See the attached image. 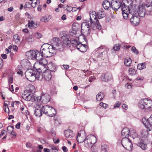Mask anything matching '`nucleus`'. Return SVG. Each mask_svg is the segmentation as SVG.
<instances>
[{
	"label": "nucleus",
	"instance_id": "obj_1",
	"mask_svg": "<svg viewBox=\"0 0 152 152\" xmlns=\"http://www.w3.org/2000/svg\"><path fill=\"white\" fill-rule=\"evenodd\" d=\"M41 51L45 57H50L56 52L52 46L47 43L44 44L41 48Z\"/></svg>",
	"mask_w": 152,
	"mask_h": 152
},
{
	"label": "nucleus",
	"instance_id": "obj_2",
	"mask_svg": "<svg viewBox=\"0 0 152 152\" xmlns=\"http://www.w3.org/2000/svg\"><path fill=\"white\" fill-rule=\"evenodd\" d=\"M138 107L141 109L152 111V100L147 99H142L139 101Z\"/></svg>",
	"mask_w": 152,
	"mask_h": 152
},
{
	"label": "nucleus",
	"instance_id": "obj_3",
	"mask_svg": "<svg viewBox=\"0 0 152 152\" xmlns=\"http://www.w3.org/2000/svg\"><path fill=\"white\" fill-rule=\"evenodd\" d=\"M51 45L53 49L56 52L57 50L61 51L63 49V46L61 41L58 37H54L51 40Z\"/></svg>",
	"mask_w": 152,
	"mask_h": 152
},
{
	"label": "nucleus",
	"instance_id": "obj_4",
	"mask_svg": "<svg viewBox=\"0 0 152 152\" xmlns=\"http://www.w3.org/2000/svg\"><path fill=\"white\" fill-rule=\"evenodd\" d=\"M42 110L43 113L47 114L50 117L55 115L56 113L55 109L49 105L42 106Z\"/></svg>",
	"mask_w": 152,
	"mask_h": 152
},
{
	"label": "nucleus",
	"instance_id": "obj_5",
	"mask_svg": "<svg viewBox=\"0 0 152 152\" xmlns=\"http://www.w3.org/2000/svg\"><path fill=\"white\" fill-rule=\"evenodd\" d=\"M96 142V137L93 135H89L85 139L84 145L87 148L91 147Z\"/></svg>",
	"mask_w": 152,
	"mask_h": 152
},
{
	"label": "nucleus",
	"instance_id": "obj_6",
	"mask_svg": "<svg viewBox=\"0 0 152 152\" xmlns=\"http://www.w3.org/2000/svg\"><path fill=\"white\" fill-rule=\"evenodd\" d=\"M81 33L84 36H88L90 33L91 29L89 24L87 22H84L81 24Z\"/></svg>",
	"mask_w": 152,
	"mask_h": 152
},
{
	"label": "nucleus",
	"instance_id": "obj_7",
	"mask_svg": "<svg viewBox=\"0 0 152 152\" xmlns=\"http://www.w3.org/2000/svg\"><path fill=\"white\" fill-rule=\"evenodd\" d=\"M121 143L123 146L127 150L129 151L132 150V144L127 137L123 138L122 140Z\"/></svg>",
	"mask_w": 152,
	"mask_h": 152
},
{
	"label": "nucleus",
	"instance_id": "obj_8",
	"mask_svg": "<svg viewBox=\"0 0 152 152\" xmlns=\"http://www.w3.org/2000/svg\"><path fill=\"white\" fill-rule=\"evenodd\" d=\"M86 134L85 132L83 130H80L78 133L76 137L77 141L79 143H82L85 142Z\"/></svg>",
	"mask_w": 152,
	"mask_h": 152
},
{
	"label": "nucleus",
	"instance_id": "obj_9",
	"mask_svg": "<svg viewBox=\"0 0 152 152\" xmlns=\"http://www.w3.org/2000/svg\"><path fill=\"white\" fill-rule=\"evenodd\" d=\"M142 122L146 127L147 131L145 130H143L141 133V134L142 137H146L148 136V132L149 131L148 130V126H149V121L148 119H147L145 117L143 118L142 119Z\"/></svg>",
	"mask_w": 152,
	"mask_h": 152
},
{
	"label": "nucleus",
	"instance_id": "obj_10",
	"mask_svg": "<svg viewBox=\"0 0 152 152\" xmlns=\"http://www.w3.org/2000/svg\"><path fill=\"white\" fill-rule=\"evenodd\" d=\"M42 67L39 68L38 70L37 69L35 71L34 74L35 80L36 79L38 80H42L43 79V73L44 70L42 69Z\"/></svg>",
	"mask_w": 152,
	"mask_h": 152
},
{
	"label": "nucleus",
	"instance_id": "obj_11",
	"mask_svg": "<svg viewBox=\"0 0 152 152\" xmlns=\"http://www.w3.org/2000/svg\"><path fill=\"white\" fill-rule=\"evenodd\" d=\"M122 3L116 0H112L111 1V7L112 9L115 11H117L121 7Z\"/></svg>",
	"mask_w": 152,
	"mask_h": 152
},
{
	"label": "nucleus",
	"instance_id": "obj_12",
	"mask_svg": "<svg viewBox=\"0 0 152 152\" xmlns=\"http://www.w3.org/2000/svg\"><path fill=\"white\" fill-rule=\"evenodd\" d=\"M35 71L32 69H28L25 73V75L26 78L29 80H35L34 74Z\"/></svg>",
	"mask_w": 152,
	"mask_h": 152
},
{
	"label": "nucleus",
	"instance_id": "obj_13",
	"mask_svg": "<svg viewBox=\"0 0 152 152\" xmlns=\"http://www.w3.org/2000/svg\"><path fill=\"white\" fill-rule=\"evenodd\" d=\"M91 27L93 30H96V29H101V26L99 22V20H95L92 21H90Z\"/></svg>",
	"mask_w": 152,
	"mask_h": 152
},
{
	"label": "nucleus",
	"instance_id": "obj_14",
	"mask_svg": "<svg viewBox=\"0 0 152 152\" xmlns=\"http://www.w3.org/2000/svg\"><path fill=\"white\" fill-rule=\"evenodd\" d=\"M45 69H46L45 68ZM52 78V75L50 70H45L43 72V78L46 81H49Z\"/></svg>",
	"mask_w": 152,
	"mask_h": 152
},
{
	"label": "nucleus",
	"instance_id": "obj_15",
	"mask_svg": "<svg viewBox=\"0 0 152 152\" xmlns=\"http://www.w3.org/2000/svg\"><path fill=\"white\" fill-rule=\"evenodd\" d=\"M36 51L30 50L25 53V55L29 59H35Z\"/></svg>",
	"mask_w": 152,
	"mask_h": 152
},
{
	"label": "nucleus",
	"instance_id": "obj_16",
	"mask_svg": "<svg viewBox=\"0 0 152 152\" xmlns=\"http://www.w3.org/2000/svg\"><path fill=\"white\" fill-rule=\"evenodd\" d=\"M131 22L134 25L136 26L138 24L140 21L139 17L135 15H132V17L130 19Z\"/></svg>",
	"mask_w": 152,
	"mask_h": 152
},
{
	"label": "nucleus",
	"instance_id": "obj_17",
	"mask_svg": "<svg viewBox=\"0 0 152 152\" xmlns=\"http://www.w3.org/2000/svg\"><path fill=\"white\" fill-rule=\"evenodd\" d=\"M35 110L34 112V114L37 117H40L42 115V107L40 109V106L39 104H37L35 105Z\"/></svg>",
	"mask_w": 152,
	"mask_h": 152
},
{
	"label": "nucleus",
	"instance_id": "obj_18",
	"mask_svg": "<svg viewBox=\"0 0 152 152\" xmlns=\"http://www.w3.org/2000/svg\"><path fill=\"white\" fill-rule=\"evenodd\" d=\"M106 48L104 46H101L96 49V51H99V53L97 55L98 56L101 57L103 55L104 53H105L106 52Z\"/></svg>",
	"mask_w": 152,
	"mask_h": 152
},
{
	"label": "nucleus",
	"instance_id": "obj_19",
	"mask_svg": "<svg viewBox=\"0 0 152 152\" xmlns=\"http://www.w3.org/2000/svg\"><path fill=\"white\" fill-rule=\"evenodd\" d=\"M23 98L26 101L34 102L35 100V96L33 94H29L26 96L25 94L23 95Z\"/></svg>",
	"mask_w": 152,
	"mask_h": 152
},
{
	"label": "nucleus",
	"instance_id": "obj_20",
	"mask_svg": "<svg viewBox=\"0 0 152 152\" xmlns=\"http://www.w3.org/2000/svg\"><path fill=\"white\" fill-rule=\"evenodd\" d=\"M64 134L66 138L69 140L72 139L74 136L72 131L70 129L65 130L64 132Z\"/></svg>",
	"mask_w": 152,
	"mask_h": 152
},
{
	"label": "nucleus",
	"instance_id": "obj_21",
	"mask_svg": "<svg viewBox=\"0 0 152 152\" xmlns=\"http://www.w3.org/2000/svg\"><path fill=\"white\" fill-rule=\"evenodd\" d=\"M61 39L64 44H66L67 45H69V44L70 42V40L69 36L68 34H65L62 37Z\"/></svg>",
	"mask_w": 152,
	"mask_h": 152
},
{
	"label": "nucleus",
	"instance_id": "obj_22",
	"mask_svg": "<svg viewBox=\"0 0 152 152\" xmlns=\"http://www.w3.org/2000/svg\"><path fill=\"white\" fill-rule=\"evenodd\" d=\"M111 78V74L110 73L107 72L102 75V81L106 82L110 80Z\"/></svg>",
	"mask_w": 152,
	"mask_h": 152
},
{
	"label": "nucleus",
	"instance_id": "obj_23",
	"mask_svg": "<svg viewBox=\"0 0 152 152\" xmlns=\"http://www.w3.org/2000/svg\"><path fill=\"white\" fill-rule=\"evenodd\" d=\"M48 69L47 70H50V72H55L56 69V64L53 62L49 63L47 65Z\"/></svg>",
	"mask_w": 152,
	"mask_h": 152
},
{
	"label": "nucleus",
	"instance_id": "obj_24",
	"mask_svg": "<svg viewBox=\"0 0 152 152\" xmlns=\"http://www.w3.org/2000/svg\"><path fill=\"white\" fill-rule=\"evenodd\" d=\"M42 95V102L43 104H46L48 102L50 99V96L47 94H45Z\"/></svg>",
	"mask_w": 152,
	"mask_h": 152
},
{
	"label": "nucleus",
	"instance_id": "obj_25",
	"mask_svg": "<svg viewBox=\"0 0 152 152\" xmlns=\"http://www.w3.org/2000/svg\"><path fill=\"white\" fill-rule=\"evenodd\" d=\"M90 21H92L97 20L96 17V12L94 11H90Z\"/></svg>",
	"mask_w": 152,
	"mask_h": 152
},
{
	"label": "nucleus",
	"instance_id": "obj_26",
	"mask_svg": "<svg viewBox=\"0 0 152 152\" xmlns=\"http://www.w3.org/2000/svg\"><path fill=\"white\" fill-rule=\"evenodd\" d=\"M138 14L139 16L142 17L145 16V8L144 6H139Z\"/></svg>",
	"mask_w": 152,
	"mask_h": 152
},
{
	"label": "nucleus",
	"instance_id": "obj_27",
	"mask_svg": "<svg viewBox=\"0 0 152 152\" xmlns=\"http://www.w3.org/2000/svg\"><path fill=\"white\" fill-rule=\"evenodd\" d=\"M130 130L127 128H124L121 131V134L123 138L128 137L129 134Z\"/></svg>",
	"mask_w": 152,
	"mask_h": 152
},
{
	"label": "nucleus",
	"instance_id": "obj_28",
	"mask_svg": "<svg viewBox=\"0 0 152 152\" xmlns=\"http://www.w3.org/2000/svg\"><path fill=\"white\" fill-rule=\"evenodd\" d=\"M129 133L130 134V136L133 138V139H135V140H139V139L137 137V134L136 133V131L135 130H131L130 131Z\"/></svg>",
	"mask_w": 152,
	"mask_h": 152
},
{
	"label": "nucleus",
	"instance_id": "obj_29",
	"mask_svg": "<svg viewBox=\"0 0 152 152\" xmlns=\"http://www.w3.org/2000/svg\"><path fill=\"white\" fill-rule=\"evenodd\" d=\"M102 5L105 10H108V8L110 7L111 4L109 1L105 0L103 2Z\"/></svg>",
	"mask_w": 152,
	"mask_h": 152
},
{
	"label": "nucleus",
	"instance_id": "obj_30",
	"mask_svg": "<svg viewBox=\"0 0 152 152\" xmlns=\"http://www.w3.org/2000/svg\"><path fill=\"white\" fill-rule=\"evenodd\" d=\"M121 10L122 11V12H125L126 11H130L131 9L129 7H128L126 6L124 3H122L121 5Z\"/></svg>",
	"mask_w": 152,
	"mask_h": 152
},
{
	"label": "nucleus",
	"instance_id": "obj_31",
	"mask_svg": "<svg viewBox=\"0 0 152 152\" xmlns=\"http://www.w3.org/2000/svg\"><path fill=\"white\" fill-rule=\"evenodd\" d=\"M36 53L35 60L39 61H41L43 58V54L38 51H36Z\"/></svg>",
	"mask_w": 152,
	"mask_h": 152
},
{
	"label": "nucleus",
	"instance_id": "obj_32",
	"mask_svg": "<svg viewBox=\"0 0 152 152\" xmlns=\"http://www.w3.org/2000/svg\"><path fill=\"white\" fill-rule=\"evenodd\" d=\"M28 26L30 28H34L37 27V25L33 21L31 20L28 21Z\"/></svg>",
	"mask_w": 152,
	"mask_h": 152
},
{
	"label": "nucleus",
	"instance_id": "obj_33",
	"mask_svg": "<svg viewBox=\"0 0 152 152\" xmlns=\"http://www.w3.org/2000/svg\"><path fill=\"white\" fill-rule=\"evenodd\" d=\"M139 140H140V142H138L137 144V145L139 146L143 150H145L146 149V145L143 143V140L141 139L140 140L139 139Z\"/></svg>",
	"mask_w": 152,
	"mask_h": 152
},
{
	"label": "nucleus",
	"instance_id": "obj_34",
	"mask_svg": "<svg viewBox=\"0 0 152 152\" xmlns=\"http://www.w3.org/2000/svg\"><path fill=\"white\" fill-rule=\"evenodd\" d=\"M124 62L126 66H129L132 64V60L129 58H126L124 59Z\"/></svg>",
	"mask_w": 152,
	"mask_h": 152
},
{
	"label": "nucleus",
	"instance_id": "obj_35",
	"mask_svg": "<svg viewBox=\"0 0 152 152\" xmlns=\"http://www.w3.org/2000/svg\"><path fill=\"white\" fill-rule=\"evenodd\" d=\"M104 95L103 93L100 92L96 96V99L99 101H101L104 97Z\"/></svg>",
	"mask_w": 152,
	"mask_h": 152
},
{
	"label": "nucleus",
	"instance_id": "obj_36",
	"mask_svg": "<svg viewBox=\"0 0 152 152\" xmlns=\"http://www.w3.org/2000/svg\"><path fill=\"white\" fill-rule=\"evenodd\" d=\"M148 120L149 121V126H148V131H150L152 129V114L148 118Z\"/></svg>",
	"mask_w": 152,
	"mask_h": 152
},
{
	"label": "nucleus",
	"instance_id": "obj_37",
	"mask_svg": "<svg viewBox=\"0 0 152 152\" xmlns=\"http://www.w3.org/2000/svg\"><path fill=\"white\" fill-rule=\"evenodd\" d=\"M13 41L15 43H18L20 42V37L18 34H15L13 35Z\"/></svg>",
	"mask_w": 152,
	"mask_h": 152
},
{
	"label": "nucleus",
	"instance_id": "obj_38",
	"mask_svg": "<svg viewBox=\"0 0 152 152\" xmlns=\"http://www.w3.org/2000/svg\"><path fill=\"white\" fill-rule=\"evenodd\" d=\"M14 127L13 126H8L7 128V130L8 132H11V135L16 136L15 132L13 131Z\"/></svg>",
	"mask_w": 152,
	"mask_h": 152
},
{
	"label": "nucleus",
	"instance_id": "obj_39",
	"mask_svg": "<svg viewBox=\"0 0 152 152\" xmlns=\"http://www.w3.org/2000/svg\"><path fill=\"white\" fill-rule=\"evenodd\" d=\"M145 68V63L140 64H138L137 68L140 70H142Z\"/></svg>",
	"mask_w": 152,
	"mask_h": 152
},
{
	"label": "nucleus",
	"instance_id": "obj_40",
	"mask_svg": "<svg viewBox=\"0 0 152 152\" xmlns=\"http://www.w3.org/2000/svg\"><path fill=\"white\" fill-rule=\"evenodd\" d=\"M129 74L131 75H134L136 74V71L134 69L130 68L129 70Z\"/></svg>",
	"mask_w": 152,
	"mask_h": 152
},
{
	"label": "nucleus",
	"instance_id": "obj_41",
	"mask_svg": "<svg viewBox=\"0 0 152 152\" xmlns=\"http://www.w3.org/2000/svg\"><path fill=\"white\" fill-rule=\"evenodd\" d=\"M101 149L104 152H107L108 150V147L107 145L104 144L101 145Z\"/></svg>",
	"mask_w": 152,
	"mask_h": 152
},
{
	"label": "nucleus",
	"instance_id": "obj_42",
	"mask_svg": "<svg viewBox=\"0 0 152 152\" xmlns=\"http://www.w3.org/2000/svg\"><path fill=\"white\" fill-rule=\"evenodd\" d=\"M33 40V39L31 36H29L26 38V42L29 43H31Z\"/></svg>",
	"mask_w": 152,
	"mask_h": 152
},
{
	"label": "nucleus",
	"instance_id": "obj_43",
	"mask_svg": "<svg viewBox=\"0 0 152 152\" xmlns=\"http://www.w3.org/2000/svg\"><path fill=\"white\" fill-rule=\"evenodd\" d=\"M29 90V92L32 94L35 93V88L34 86L33 85L30 86Z\"/></svg>",
	"mask_w": 152,
	"mask_h": 152
},
{
	"label": "nucleus",
	"instance_id": "obj_44",
	"mask_svg": "<svg viewBox=\"0 0 152 152\" xmlns=\"http://www.w3.org/2000/svg\"><path fill=\"white\" fill-rule=\"evenodd\" d=\"M49 16H45L42 17L40 21L42 22H48L49 20Z\"/></svg>",
	"mask_w": 152,
	"mask_h": 152
},
{
	"label": "nucleus",
	"instance_id": "obj_45",
	"mask_svg": "<svg viewBox=\"0 0 152 152\" xmlns=\"http://www.w3.org/2000/svg\"><path fill=\"white\" fill-rule=\"evenodd\" d=\"M130 11H126L125 12H122L123 16L125 19H127L128 18V15L130 13Z\"/></svg>",
	"mask_w": 152,
	"mask_h": 152
},
{
	"label": "nucleus",
	"instance_id": "obj_46",
	"mask_svg": "<svg viewBox=\"0 0 152 152\" xmlns=\"http://www.w3.org/2000/svg\"><path fill=\"white\" fill-rule=\"evenodd\" d=\"M98 16L99 19H101L103 18L104 16V12H98Z\"/></svg>",
	"mask_w": 152,
	"mask_h": 152
},
{
	"label": "nucleus",
	"instance_id": "obj_47",
	"mask_svg": "<svg viewBox=\"0 0 152 152\" xmlns=\"http://www.w3.org/2000/svg\"><path fill=\"white\" fill-rule=\"evenodd\" d=\"M38 2L40 3L39 0H34L31 3L32 6L33 7H35L36 5L37 4Z\"/></svg>",
	"mask_w": 152,
	"mask_h": 152
},
{
	"label": "nucleus",
	"instance_id": "obj_48",
	"mask_svg": "<svg viewBox=\"0 0 152 152\" xmlns=\"http://www.w3.org/2000/svg\"><path fill=\"white\" fill-rule=\"evenodd\" d=\"M120 45L119 44H116L113 47V49L115 51H118L120 49Z\"/></svg>",
	"mask_w": 152,
	"mask_h": 152
},
{
	"label": "nucleus",
	"instance_id": "obj_49",
	"mask_svg": "<svg viewBox=\"0 0 152 152\" xmlns=\"http://www.w3.org/2000/svg\"><path fill=\"white\" fill-rule=\"evenodd\" d=\"M131 50L135 53L136 55H138L139 54V52L137 50L136 48L134 46H133L131 48Z\"/></svg>",
	"mask_w": 152,
	"mask_h": 152
},
{
	"label": "nucleus",
	"instance_id": "obj_50",
	"mask_svg": "<svg viewBox=\"0 0 152 152\" xmlns=\"http://www.w3.org/2000/svg\"><path fill=\"white\" fill-rule=\"evenodd\" d=\"M80 45L81 46V48L79 50V51L82 52H85L87 50L86 48L85 47V46H83V45Z\"/></svg>",
	"mask_w": 152,
	"mask_h": 152
},
{
	"label": "nucleus",
	"instance_id": "obj_51",
	"mask_svg": "<svg viewBox=\"0 0 152 152\" xmlns=\"http://www.w3.org/2000/svg\"><path fill=\"white\" fill-rule=\"evenodd\" d=\"M77 33V31L76 30L72 29V31L70 32V35L72 36L75 37V35Z\"/></svg>",
	"mask_w": 152,
	"mask_h": 152
},
{
	"label": "nucleus",
	"instance_id": "obj_52",
	"mask_svg": "<svg viewBox=\"0 0 152 152\" xmlns=\"http://www.w3.org/2000/svg\"><path fill=\"white\" fill-rule=\"evenodd\" d=\"M99 105L100 106L103 107L104 108H106L108 107V105L107 104L102 102L100 103Z\"/></svg>",
	"mask_w": 152,
	"mask_h": 152
},
{
	"label": "nucleus",
	"instance_id": "obj_53",
	"mask_svg": "<svg viewBox=\"0 0 152 152\" xmlns=\"http://www.w3.org/2000/svg\"><path fill=\"white\" fill-rule=\"evenodd\" d=\"M13 78L12 75H9L8 77V81L9 83H12Z\"/></svg>",
	"mask_w": 152,
	"mask_h": 152
},
{
	"label": "nucleus",
	"instance_id": "obj_54",
	"mask_svg": "<svg viewBox=\"0 0 152 152\" xmlns=\"http://www.w3.org/2000/svg\"><path fill=\"white\" fill-rule=\"evenodd\" d=\"M34 36L35 37L39 39L41 38L42 37V35L40 33H37L35 34Z\"/></svg>",
	"mask_w": 152,
	"mask_h": 152
},
{
	"label": "nucleus",
	"instance_id": "obj_55",
	"mask_svg": "<svg viewBox=\"0 0 152 152\" xmlns=\"http://www.w3.org/2000/svg\"><path fill=\"white\" fill-rule=\"evenodd\" d=\"M121 102H118L116 104L114 105V108H116L119 107V106L121 105Z\"/></svg>",
	"mask_w": 152,
	"mask_h": 152
},
{
	"label": "nucleus",
	"instance_id": "obj_56",
	"mask_svg": "<svg viewBox=\"0 0 152 152\" xmlns=\"http://www.w3.org/2000/svg\"><path fill=\"white\" fill-rule=\"evenodd\" d=\"M70 43H72V44H73V46H74L77 44V40L75 39L72 40V41H70Z\"/></svg>",
	"mask_w": 152,
	"mask_h": 152
},
{
	"label": "nucleus",
	"instance_id": "obj_57",
	"mask_svg": "<svg viewBox=\"0 0 152 152\" xmlns=\"http://www.w3.org/2000/svg\"><path fill=\"white\" fill-rule=\"evenodd\" d=\"M80 45H82V44L80 43L79 44H77L75 46H74V47H76L79 50L81 48V46Z\"/></svg>",
	"mask_w": 152,
	"mask_h": 152
},
{
	"label": "nucleus",
	"instance_id": "obj_58",
	"mask_svg": "<svg viewBox=\"0 0 152 152\" xmlns=\"http://www.w3.org/2000/svg\"><path fill=\"white\" fill-rule=\"evenodd\" d=\"M39 65H40L42 67V68H45V64H44L41 61H39Z\"/></svg>",
	"mask_w": 152,
	"mask_h": 152
},
{
	"label": "nucleus",
	"instance_id": "obj_59",
	"mask_svg": "<svg viewBox=\"0 0 152 152\" xmlns=\"http://www.w3.org/2000/svg\"><path fill=\"white\" fill-rule=\"evenodd\" d=\"M37 101H39L40 100H42V95L41 96H38L36 98Z\"/></svg>",
	"mask_w": 152,
	"mask_h": 152
},
{
	"label": "nucleus",
	"instance_id": "obj_60",
	"mask_svg": "<svg viewBox=\"0 0 152 152\" xmlns=\"http://www.w3.org/2000/svg\"><path fill=\"white\" fill-rule=\"evenodd\" d=\"M7 103H9V101H5L4 102V105L3 106V108L7 107H8V104Z\"/></svg>",
	"mask_w": 152,
	"mask_h": 152
},
{
	"label": "nucleus",
	"instance_id": "obj_61",
	"mask_svg": "<svg viewBox=\"0 0 152 152\" xmlns=\"http://www.w3.org/2000/svg\"><path fill=\"white\" fill-rule=\"evenodd\" d=\"M122 107L125 110H127L128 108L127 105L125 104H123L122 106Z\"/></svg>",
	"mask_w": 152,
	"mask_h": 152
},
{
	"label": "nucleus",
	"instance_id": "obj_62",
	"mask_svg": "<svg viewBox=\"0 0 152 152\" xmlns=\"http://www.w3.org/2000/svg\"><path fill=\"white\" fill-rule=\"evenodd\" d=\"M4 111L6 113H9V109L8 107L3 108Z\"/></svg>",
	"mask_w": 152,
	"mask_h": 152
},
{
	"label": "nucleus",
	"instance_id": "obj_63",
	"mask_svg": "<svg viewBox=\"0 0 152 152\" xmlns=\"http://www.w3.org/2000/svg\"><path fill=\"white\" fill-rule=\"evenodd\" d=\"M1 56L4 59H6L7 58V56L6 54H1Z\"/></svg>",
	"mask_w": 152,
	"mask_h": 152
},
{
	"label": "nucleus",
	"instance_id": "obj_64",
	"mask_svg": "<svg viewBox=\"0 0 152 152\" xmlns=\"http://www.w3.org/2000/svg\"><path fill=\"white\" fill-rule=\"evenodd\" d=\"M20 122H18L17 123L15 126V128L17 129H19L20 128Z\"/></svg>",
	"mask_w": 152,
	"mask_h": 152
}]
</instances>
